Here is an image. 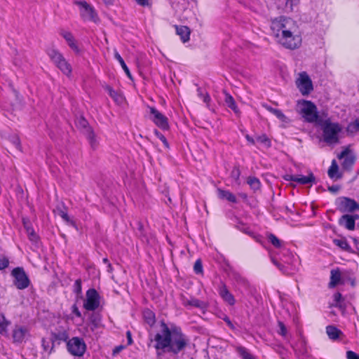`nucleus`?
<instances>
[{"instance_id":"1","label":"nucleus","mask_w":359,"mask_h":359,"mask_svg":"<svg viewBox=\"0 0 359 359\" xmlns=\"http://www.w3.org/2000/svg\"><path fill=\"white\" fill-rule=\"evenodd\" d=\"M271 34L277 43L288 50H296L302 43V33L296 21L280 16L271 20Z\"/></svg>"},{"instance_id":"2","label":"nucleus","mask_w":359,"mask_h":359,"mask_svg":"<svg viewBox=\"0 0 359 359\" xmlns=\"http://www.w3.org/2000/svg\"><path fill=\"white\" fill-rule=\"evenodd\" d=\"M162 327L161 332L154 337L155 348L177 354L186 347L188 339L181 332L170 330L165 323H163Z\"/></svg>"},{"instance_id":"3","label":"nucleus","mask_w":359,"mask_h":359,"mask_svg":"<svg viewBox=\"0 0 359 359\" xmlns=\"http://www.w3.org/2000/svg\"><path fill=\"white\" fill-rule=\"evenodd\" d=\"M46 53L50 61L62 74L68 77L71 76L72 73V65L58 49L51 46L46 50Z\"/></svg>"},{"instance_id":"4","label":"nucleus","mask_w":359,"mask_h":359,"mask_svg":"<svg viewBox=\"0 0 359 359\" xmlns=\"http://www.w3.org/2000/svg\"><path fill=\"white\" fill-rule=\"evenodd\" d=\"M323 128L324 140L328 144H337L339 142V134L341 131V127L337 123H332L330 120L323 121L320 124Z\"/></svg>"},{"instance_id":"5","label":"nucleus","mask_w":359,"mask_h":359,"mask_svg":"<svg viewBox=\"0 0 359 359\" xmlns=\"http://www.w3.org/2000/svg\"><path fill=\"white\" fill-rule=\"evenodd\" d=\"M299 113L306 121L322 124V119L319 117L316 105L311 101H302L299 103Z\"/></svg>"},{"instance_id":"6","label":"nucleus","mask_w":359,"mask_h":359,"mask_svg":"<svg viewBox=\"0 0 359 359\" xmlns=\"http://www.w3.org/2000/svg\"><path fill=\"white\" fill-rule=\"evenodd\" d=\"M74 4L79 6L80 15L84 21H92L95 23L100 22V18L93 6L86 1H74Z\"/></svg>"},{"instance_id":"7","label":"nucleus","mask_w":359,"mask_h":359,"mask_svg":"<svg viewBox=\"0 0 359 359\" xmlns=\"http://www.w3.org/2000/svg\"><path fill=\"white\" fill-rule=\"evenodd\" d=\"M67 348L72 355L80 357L83 355L86 350V345L83 339L74 337L67 341Z\"/></svg>"},{"instance_id":"8","label":"nucleus","mask_w":359,"mask_h":359,"mask_svg":"<svg viewBox=\"0 0 359 359\" xmlns=\"http://www.w3.org/2000/svg\"><path fill=\"white\" fill-rule=\"evenodd\" d=\"M11 275L14 278L13 284L18 289L24 290L29 287L30 281L22 268L13 269Z\"/></svg>"},{"instance_id":"9","label":"nucleus","mask_w":359,"mask_h":359,"mask_svg":"<svg viewBox=\"0 0 359 359\" xmlns=\"http://www.w3.org/2000/svg\"><path fill=\"white\" fill-rule=\"evenodd\" d=\"M296 85L302 95H308L313 90L312 81L305 72L299 74Z\"/></svg>"},{"instance_id":"10","label":"nucleus","mask_w":359,"mask_h":359,"mask_svg":"<svg viewBox=\"0 0 359 359\" xmlns=\"http://www.w3.org/2000/svg\"><path fill=\"white\" fill-rule=\"evenodd\" d=\"M100 305L99 294L95 289H90L86 292V299L83 306L88 311H94Z\"/></svg>"},{"instance_id":"11","label":"nucleus","mask_w":359,"mask_h":359,"mask_svg":"<svg viewBox=\"0 0 359 359\" xmlns=\"http://www.w3.org/2000/svg\"><path fill=\"white\" fill-rule=\"evenodd\" d=\"M149 112L153 116L151 120L159 128L163 130L169 128L168 121L166 116L158 111L155 107H150Z\"/></svg>"},{"instance_id":"12","label":"nucleus","mask_w":359,"mask_h":359,"mask_svg":"<svg viewBox=\"0 0 359 359\" xmlns=\"http://www.w3.org/2000/svg\"><path fill=\"white\" fill-rule=\"evenodd\" d=\"M338 209L342 212L359 210V204L353 199L343 197L339 199Z\"/></svg>"},{"instance_id":"13","label":"nucleus","mask_w":359,"mask_h":359,"mask_svg":"<svg viewBox=\"0 0 359 359\" xmlns=\"http://www.w3.org/2000/svg\"><path fill=\"white\" fill-rule=\"evenodd\" d=\"M29 329L27 327L15 325L12 332V337L14 343H22L25 337L29 335Z\"/></svg>"},{"instance_id":"14","label":"nucleus","mask_w":359,"mask_h":359,"mask_svg":"<svg viewBox=\"0 0 359 359\" xmlns=\"http://www.w3.org/2000/svg\"><path fill=\"white\" fill-rule=\"evenodd\" d=\"M219 294L220 297L228 303L229 305L232 306L235 304V299L233 294L229 291L225 284L222 283L219 288Z\"/></svg>"},{"instance_id":"15","label":"nucleus","mask_w":359,"mask_h":359,"mask_svg":"<svg viewBox=\"0 0 359 359\" xmlns=\"http://www.w3.org/2000/svg\"><path fill=\"white\" fill-rule=\"evenodd\" d=\"M60 35L62 36L67 43H68L69 46L74 51L79 52V49L76 44V42L75 41V39L73 36V34L68 31H66L65 29H61L60 31Z\"/></svg>"},{"instance_id":"16","label":"nucleus","mask_w":359,"mask_h":359,"mask_svg":"<svg viewBox=\"0 0 359 359\" xmlns=\"http://www.w3.org/2000/svg\"><path fill=\"white\" fill-rule=\"evenodd\" d=\"M69 334L67 331L65 329L61 330H56L51 333V341L53 343L58 342L60 344V341H69Z\"/></svg>"},{"instance_id":"17","label":"nucleus","mask_w":359,"mask_h":359,"mask_svg":"<svg viewBox=\"0 0 359 359\" xmlns=\"http://www.w3.org/2000/svg\"><path fill=\"white\" fill-rule=\"evenodd\" d=\"M339 158H344L342 163V167L344 169L349 170L355 162V158L353 156L348 154V150L343 151L339 156Z\"/></svg>"},{"instance_id":"18","label":"nucleus","mask_w":359,"mask_h":359,"mask_svg":"<svg viewBox=\"0 0 359 359\" xmlns=\"http://www.w3.org/2000/svg\"><path fill=\"white\" fill-rule=\"evenodd\" d=\"M339 224L344 226L348 230L353 231L355 229V222L353 217L350 215H344L339 220Z\"/></svg>"},{"instance_id":"19","label":"nucleus","mask_w":359,"mask_h":359,"mask_svg":"<svg viewBox=\"0 0 359 359\" xmlns=\"http://www.w3.org/2000/svg\"><path fill=\"white\" fill-rule=\"evenodd\" d=\"M177 34L180 36L182 41L185 43L189 40L190 29L187 26H175Z\"/></svg>"},{"instance_id":"20","label":"nucleus","mask_w":359,"mask_h":359,"mask_svg":"<svg viewBox=\"0 0 359 359\" xmlns=\"http://www.w3.org/2000/svg\"><path fill=\"white\" fill-rule=\"evenodd\" d=\"M224 95H225L224 102H225L226 106L228 107H229L230 109H231L236 114L239 115L240 111L236 104V102H235L233 97L226 92H224Z\"/></svg>"},{"instance_id":"21","label":"nucleus","mask_w":359,"mask_h":359,"mask_svg":"<svg viewBox=\"0 0 359 359\" xmlns=\"http://www.w3.org/2000/svg\"><path fill=\"white\" fill-rule=\"evenodd\" d=\"M326 332L330 339L336 340L342 335V332L334 325H328L326 327Z\"/></svg>"},{"instance_id":"22","label":"nucleus","mask_w":359,"mask_h":359,"mask_svg":"<svg viewBox=\"0 0 359 359\" xmlns=\"http://www.w3.org/2000/svg\"><path fill=\"white\" fill-rule=\"evenodd\" d=\"M85 135L93 149H95L97 147L98 142L96 140V135L91 128H88L85 132Z\"/></svg>"},{"instance_id":"23","label":"nucleus","mask_w":359,"mask_h":359,"mask_svg":"<svg viewBox=\"0 0 359 359\" xmlns=\"http://www.w3.org/2000/svg\"><path fill=\"white\" fill-rule=\"evenodd\" d=\"M296 182L300 184H307L310 183H316V178L313 173H310L307 176L297 175Z\"/></svg>"},{"instance_id":"24","label":"nucleus","mask_w":359,"mask_h":359,"mask_svg":"<svg viewBox=\"0 0 359 359\" xmlns=\"http://www.w3.org/2000/svg\"><path fill=\"white\" fill-rule=\"evenodd\" d=\"M218 195L220 198L226 199L227 201L232 202V203L236 202V196L229 191H225V190L219 189H218Z\"/></svg>"},{"instance_id":"25","label":"nucleus","mask_w":359,"mask_h":359,"mask_svg":"<svg viewBox=\"0 0 359 359\" xmlns=\"http://www.w3.org/2000/svg\"><path fill=\"white\" fill-rule=\"evenodd\" d=\"M11 324V322L6 319L4 314L0 313V334L2 335H7L8 327Z\"/></svg>"},{"instance_id":"26","label":"nucleus","mask_w":359,"mask_h":359,"mask_svg":"<svg viewBox=\"0 0 359 359\" xmlns=\"http://www.w3.org/2000/svg\"><path fill=\"white\" fill-rule=\"evenodd\" d=\"M333 243L341 250L351 252V248L345 238L334 239Z\"/></svg>"},{"instance_id":"27","label":"nucleus","mask_w":359,"mask_h":359,"mask_svg":"<svg viewBox=\"0 0 359 359\" xmlns=\"http://www.w3.org/2000/svg\"><path fill=\"white\" fill-rule=\"evenodd\" d=\"M341 279V273L339 270H332L331 271V277L330 282V287H333L336 286L340 281Z\"/></svg>"},{"instance_id":"28","label":"nucleus","mask_w":359,"mask_h":359,"mask_svg":"<svg viewBox=\"0 0 359 359\" xmlns=\"http://www.w3.org/2000/svg\"><path fill=\"white\" fill-rule=\"evenodd\" d=\"M54 212L55 214H57V215H59L60 217H61L65 222H70L69 217L68 216V214H67V208L65 207L64 205H62L61 207L57 206L54 210Z\"/></svg>"},{"instance_id":"29","label":"nucleus","mask_w":359,"mask_h":359,"mask_svg":"<svg viewBox=\"0 0 359 359\" xmlns=\"http://www.w3.org/2000/svg\"><path fill=\"white\" fill-rule=\"evenodd\" d=\"M143 316L145 322L150 326L153 325L155 323V315L149 309L145 310L143 312Z\"/></svg>"},{"instance_id":"30","label":"nucleus","mask_w":359,"mask_h":359,"mask_svg":"<svg viewBox=\"0 0 359 359\" xmlns=\"http://www.w3.org/2000/svg\"><path fill=\"white\" fill-rule=\"evenodd\" d=\"M106 90H107L109 96L114 100L116 102L121 103L123 101L122 95L113 90L110 86H107Z\"/></svg>"},{"instance_id":"31","label":"nucleus","mask_w":359,"mask_h":359,"mask_svg":"<svg viewBox=\"0 0 359 359\" xmlns=\"http://www.w3.org/2000/svg\"><path fill=\"white\" fill-rule=\"evenodd\" d=\"M114 57L119 62L121 67L123 68V69L124 70V72H126L127 76L131 79L132 76H131L129 69L128 68L127 65H126L123 59L121 57L120 54L116 50L114 51Z\"/></svg>"},{"instance_id":"32","label":"nucleus","mask_w":359,"mask_h":359,"mask_svg":"<svg viewBox=\"0 0 359 359\" xmlns=\"http://www.w3.org/2000/svg\"><path fill=\"white\" fill-rule=\"evenodd\" d=\"M346 131L350 135H353L359 132V120L356 119L350 123L346 128Z\"/></svg>"},{"instance_id":"33","label":"nucleus","mask_w":359,"mask_h":359,"mask_svg":"<svg viewBox=\"0 0 359 359\" xmlns=\"http://www.w3.org/2000/svg\"><path fill=\"white\" fill-rule=\"evenodd\" d=\"M238 354L243 359H257L253 355H252L245 348L239 346L236 348Z\"/></svg>"},{"instance_id":"34","label":"nucleus","mask_w":359,"mask_h":359,"mask_svg":"<svg viewBox=\"0 0 359 359\" xmlns=\"http://www.w3.org/2000/svg\"><path fill=\"white\" fill-rule=\"evenodd\" d=\"M247 183L254 191L258 190L260 188V181L255 177H249L247 180Z\"/></svg>"},{"instance_id":"35","label":"nucleus","mask_w":359,"mask_h":359,"mask_svg":"<svg viewBox=\"0 0 359 359\" xmlns=\"http://www.w3.org/2000/svg\"><path fill=\"white\" fill-rule=\"evenodd\" d=\"M268 239L275 248H280L282 247L283 242L279 240L275 235L272 233L269 234Z\"/></svg>"},{"instance_id":"36","label":"nucleus","mask_w":359,"mask_h":359,"mask_svg":"<svg viewBox=\"0 0 359 359\" xmlns=\"http://www.w3.org/2000/svg\"><path fill=\"white\" fill-rule=\"evenodd\" d=\"M299 0H286L285 9L289 11H293L298 6Z\"/></svg>"},{"instance_id":"37","label":"nucleus","mask_w":359,"mask_h":359,"mask_svg":"<svg viewBox=\"0 0 359 359\" xmlns=\"http://www.w3.org/2000/svg\"><path fill=\"white\" fill-rule=\"evenodd\" d=\"M185 305H190L197 308L204 307V303L197 299L191 298L190 300H187L184 302Z\"/></svg>"},{"instance_id":"38","label":"nucleus","mask_w":359,"mask_h":359,"mask_svg":"<svg viewBox=\"0 0 359 359\" xmlns=\"http://www.w3.org/2000/svg\"><path fill=\"white\" fill-rule=\"evenodd\" d=\"M198 96L203 99V102L208 106L210 102V97L207 92L203 93L201 88L197 89Z\"/></svg>"},{"instance_id":"39","label":"nucleus","mask_w":359,"mask_h":359,"mask_svg":"<svg viewBox=\"0 0 359 359\" xmlns=\"http://www.w3.org/2000/svg\"><path fill=\"white\" fill-rule=\"evenodd\" d=\"M338 171V165L335 161L333 160L332 162V165L328 170V175L330 177L333 178L335 176V174Z\"/></svg>"},{"instance_id":"40","label":"nucleus","mask_w":359,"mask_h":359,"mask_svg":"<svg viewBox=\"0 0 359 359\" xmlns=\"http://www.w3.org/2000/svg\"><path fill=\"white\" fill-rule=\"evenodd\" d=\"M26 232L27 233V236L29 237V239L32 242L36 243L38 241L39 237H38L37 234L35 233L33 228L28 229V231Z\"/></svg>"},{"instance_id":"41","label":"nucleus","mask_w":359,"mask_h":359,"mask_svg":"<svg viewBox=\"0 0 359 359\" xmlns=\"http://www.w3.org/2000/svg\"><path fill=\"white\" fill-rule=\"evenodd\" d=\"M256 140H257V142H258L261 144H264L266 145L267 147H269L270 144H271L269 139L267 137V136L266 135H259V136L257 137Z\"/></svg>"},{"instance_id":"42","label":"nucleus","mask_w":359,"mask_h":359,"mask_svg":"<svg viewBox=\"0 0 359 359\" xmlns=\"http://www.w3.org/2000/svg\"><path fill=\"white\" fill-rule=\"evenodd\" d=\"M241 175V171L238 168H233L231 172V177L234 179V180L239 184V177Z\"/></svg>"},{"instance_id":"43","label":"nucleus","mask_w":359,"mask_h":359,"mask_svg":"<svg viewBox=\"0 0 359 359\" xmlns=\"http://www.w3.org/2000/svg\"><path fill=\"white\" fill-rule=\"evenodd\" d=\"M194 270L196 273L200 274L203 273V265L201 259H197L194 266Z\"/></svg>"},{"instance_id":"44","label":"nucleus","mask_w":359,"mask_h":359,"mask_svg":"<svg viewBox=\"0 0 359 359\" xmlns=\"http://www.w3.org/2000/svg\"><path fill=\"white\" fill-rule=\"evenodd\" d=\"M274 115L282 122L288 123L290 121V119L280 109H278Z\"/></svg>"},{"instance_id":"45","label":"nucleus","mask_w":359,"mask_h":359,"mask_svg":"<svg viewBox=\"0 0 359 359\" xmlns=\"http://www.w3.org/2000/svg\"><path fill=\"white\" fill-rule=\"evenodd\" d=\"M76 124L79 127L84 129V131H83L84 133L86 131L87 128H90L89 126H88V121L83 118H79L77 120Z\"/></svg>"},{"instance_id":"46","label":"nucleus","mask_w":359,"mask_h":359,"mask_svg":"<svg viewBox=\"0 0 359 359\" xmlns=\"http://www.w3.org/2000/svg\"><path fill=\"white\" fill-rule=\"evenodd\" d=\"M154 134L156 135V136L162 141V142L163 143V144L167 147L168 148L169 147V145H168V142L165 138V137L161 134L159 131H158L157 130H155L154 131Z\"/></svg>"},{"instance_id":"47","label":"nucleus","mask_w":359,"mask_h":359,"mask_svg":"<svg viewBox=\"0 0 359 359\" xmlns=\"http://www.w3.org/2000/svg\"><path fill=\"white\" fill-rule=\"evenodd\" d=\"M74 292L79 294L81 292V280L77 279L74 284Z\"/></svg>"},{"instance_id":"48","label":"nucleus","mask_w":359,"mask_h":359,"mask_svg":"<svg viewBox=\"0 0 359 359\" xmlns=\"http://www.w3.org/2000/svg\"><path fill=\"white\" fill-rule=\"evenodd\" d=\"M278 327H279V329L280 330L278 331V333L285 337L287 334V328L285 326L284 323L281 321H278Z\"/></svg>"},{"instance_id":"49","label":"nucleus","mask_w":359,"mask_h":359,"mask_svg":"<svg viewBox=\"0 0 359 359\" xmlns=\"http://www.w3.org/2000/svg\"><path fill=\"white\" fill-rule=\"evenodd\" d=\"M8 264H9V261L6 257H0V270H3V269H6V267H8Z\"/></svg>"},{"instance_id":"50","label":"nucleus","mask_w":359,"mask_h":359,"mask_svg":"<svg viewBox=\"0 0 359 359\" xmlns=\"http://www.w3.org/2000/svg\"><path fill=\"white\" fill-rule=\"evenodd\" d=\"M90 321L95 328H97L100 325V318L99 316H92Z\"/></svg>"},{"instance_id":"51","label":"nucleus","mask_w":359,"mask_h":359,"mask_svg":"<svg viewBox=\"0 0 359 359\" xmlns=\"http://www.w3.org/2000/svg\"><path fill=\"white\" fill-rule=\"evenodd\" d=\"M11 142L13 143V144L18 149H20V142L19 140V137L16 135L13 136L11 139Z\"/></svg>"},{"instance_id":"52","label":"nucleus","mask_w":359,"mask_h":359,"mask_svg":"<svg viewBox=\"0 0 359 359\" xmlns=\"http://www.w3.org/2000/svg\"><path fill=\"white\" fill-rule=\"evenodd\" d=\"M346 358L347 359H359V355L352 351H348L346 352Z\"/></svg>"},{"instance_id":"53","label":"nucleus","mask_w":359,"mask_h":359,"mask_svg":"<svg viewBox=\"0 0 359 359\" xmlns=\"http://www.w3.org/2000/svg\"><path fill=\"white\" fill-rule=\"evenodd\" d=\"M136 2L142 6H150L151 5V0H135Z\"/></svg>"},{"instance_id":"54","label":"nucleus","mask_w":359,"mask_h":359,"mask_svg":"<svg viewBox=\"0 0 359 359\" xmlns=\"http://www.w3.org/2000/svg\"><path fill=\"white\" fill-rule=\"evenodd\" d=\"M272 262L281 271H283L284 273H287V271H286V269H285V266L283 265H282L280 263H278L274 259H272Z\"/></svg>"},{"instance_id":"55","label":"nucleus","mask_w":359,"mask_h":359,"mask_svg":"<svg viewBox=\"0 0 359 359\" xmlns=\"http://www.w3.org/2000/svg\"><path fill=\"white\" fill-rule=\"evenodd\" d=\"M283 178L286 180V181H292V182H296V178H297V175H290V174H287L285 175Z\"/></svg>"},{"instance_id":"56","label":"nucleus","mask_w":359,"mask_h":359,"mask_svg":"<svg viewBox=\"0 0 359 359\" xmlns=\"http://www.w3.org/2000/svg\"><path fill=\"white\" fill-rule=\"evenodd\" d=\"M262 106L266 109L268 110L269 111H270L271 113L275 114L276 111L278 110V109H274L266 104H263Z\"/></svg>"},{"instance_id":"57","label":"nucleus","mask_w":359,"mask_h":359,"mask_svg":"<svg viewBox=\"0 0 359 359\" xmlns=\"http://www.w3.org/2000/svg\"><path fill=\"white\" fill-rule=\"evenodd\" d=\"M23 225H24V227H25L26 231H28V229L32 228L28 220H26L25 219H23Z\"/></svg>"},{"instance_id":"58","label":"nucleus","mask_w":359,"mask_h":359,"mask_svg":"<svg viewBox=\"0 0 359 359\" xmlns=\"http://www.w3.org/2000/svg\"><path fill=\"white\" fill-rule=\"evenodd\" d=\"M72 311H73L74 313H75V315L77 317H81V312L79 311L78 307L75 304L72 306Z\"/></svg>"},{"instance_id":"59","label":"nucleus","mask_w":359,"mask_h":359,"mask_svg":"<svg viewBox=\"0 0 359 359\" xmlns=\"http://www.w3.org/2000/svg\"><path fill=\"white\" fill-rule=\"evenodd\" d=\"M342 298V296H341V294L339 293V292H337L334 294V301L338 303L340 302V300Z\"/></svg>"},{"instance_id":"60","label":"nucleus","mask_w":359,"mask_h":359,"mask_svg":"<svg viewBox=\"0 0 359 359\" xmlns=\"http://www.w3.org/2000/svg\"><path fill=\"white\" fill-rule=\"evenodd\" d=\"M123 346H116L114 348V349L113 350V355H116L117 353H118L121 351H122L123 349Z\"/></svg>"},{"instance_id":"61","label":"nucleus","mask_w":359,"mask_h":359,"mask_svg":"<svg viewBox=\"0 0 359 359\" xmlns=\"http://www.w3.org/2000/svg\"><path fill=\"white\" fill-rule=\"evenodd\" d=\"M328 190L332 193H337L339 190V187L338 186H331L329 187Z\"/></svg>"},{"instance_id":"62","label":"nucleus","mask_w":359,"mask_h":359,"mask_svg":"<svg viewBox=\"0 0 359 359\" xmlns=\"http://www.w3.org/2000/svg\"><path fill=\"white\" fill-rule=\"evenodd\" d=\"M126 335H127V339H128V344H131L133 343V339H132V334H131L130 332L128 331L126 333Z\"/></svg>"},{"instance_id":"63","label":"nucleus","mask_w":359,"mask_h":359,"mask_svg":"<svg viewBox=\"0 0 359 359\" xmlns=\"http://www.w3.org/2000/svg\"><path fill=\"white\" fill-rule=\"evenodd\" d=\"M245 138L248 140V142H250V144H255V140L252 137H250L249 135H246Z\"/></svg>"},{"instance_id":"64","label":"nucleus","mask_w":359,"mask_h":359,"mask_svg":"<svg viewBox=\"0 0 359 359\" xmlns=\"http://www.w3.org/2000/svg\"><path fill=\"white\" fill-rule=\"evenodd\" d=\"M224 320L226 323V324L231 328H233V324L231 322L230 319L228 317L224 318Z\"/></svg>"}]
</instances>
